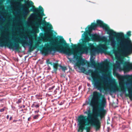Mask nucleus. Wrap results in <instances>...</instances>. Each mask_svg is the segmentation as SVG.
<instances>
[{
  "label": "nucleus",
  "mask_w": 132,
  "mask_h": 132,
  "mask_svg": "<svg viewBox=\"0 0 132 132\" xmlns=\"http://www.w3.org/2000/svg\"><path fill=\"white\" fill-rule=\"evenodd\" d=\"M106 103V100L104 95L97 91L93 92L92 97L89 103L93 107V113L91 112L90 108L84 112V114L87 116L80 115L78 118V132H83L85 129L86 132H90L91 126H94L96 130L99 129L101 127V122L97 118L99 117L101 120L104 118L106 114V111L104 109Z\"/></svg>",
  "instance_id": "f257e3e1"
},
{
  "label": "nucleus",
  "mask_w": 132,
  "mask_h": 132,
  "mask_svg": "<svg viewBox=\"0 0 132 132\" xmlns=\"http://www.w3.org/2000/svg\"><path fill=\"white\" fill-rule=\"evenodd\" d=\"M23 1L25 3V7L22 12L23 16L24 17L27 16L30 11L34 12L35 13L31 15V16L32 18L36 19L37 22L35 23V24L38 26L42 24L44 26L47 32H50L51 33H52V31L51 30L53 28L52 25L46 22L44 20H42V16L45 15L43 8L40 6H39V8H35L33 6V2L31 1L28 2L26 0H16L15 2L19 5L23 6L24 5L21 3Z\"/></svg>",
  "instance_id": "f03ea898"
},
{
  "label": "nucleus",
  "mask_w": 132,
  "mask_h": 132,
  "mask_svg": "<svg viewBox=\"0 0 132 132\" xmlns=\"http://www.w3.org/2000/svg\"><path fill=\"white\" fill-rule=\"evenodd\" d=\"M77 45L73 44L71 43L72 48H70L69 44H67L63 38L62 39H56L55 40V44L56 48L51 46V44L47 43L45 45V47L43 48L41 51L42 53L45 55L48 54L54 55L56 51L60 53H63L68 55H71L74 54L75 49L78 48L79 52L81 53H85L81 50V48L79 47V44Z\"/></svg>",
  "instance_id": "7ed1b4c3"
},
{
  "label": "nucleus",
  "mask_w": 132,
  "mask_h": 132,
  "mask_svg": "<svg viewBox=\"0 0 132 132\" xmlns=\"http://www.w3.org/2000/svg\"><path fill=\"white\" fill-rule=\"evenodd\" d=\"M122 37H117L113 36L117 38H121L122 39L117 44L118 50H116L113 49L112 50L113 53H114L116 58L119 57L118 55L119 54L120 56L126 54H130L132 51V44L128 37L131 35V31H129L127 33L126 38H125L124 35ZM113 36H111L112 37Z\"/></svg>",
  "instance_id": "20e7f679"
},
{
  "label": "nucleus",
  "mask_w": 132,
  "mask_h": 132,
  "mask_svg": "<svg viewBox=\"0 0 132 132\" xmlns=\"http://www.w3.org/2000/svg\"><path fill=\"white\" fill-rule=\"evenodd\" d=\"M89 32H87L86 31L83 34L84 38H82V42L79 44V47L81 48V50L85 53H87L89 51L91 56L95 55L96 52H104L106 49V46L105 44H100L99 45L95 47L93 44L89 43V42L90 41V38L87 36V34Z\"/></svg>",
  "instance_id": "39448f33"
},
{
  "label": "nucleus",
  "mask_w": 132,
  "mask_h": 132,
  "mask_svg": "<svg viewBox=\"0 0 132 132\" xmlns=\"http://www.w3.org/2000/svg\"><path fill=\"white\" fill-rule=\"evenodd\" d=\"M27 37L26 35L22 34V36L20 37V39L19 41H15L14 43H12L10 42H7L5 41L6 39L2 37L0 40V47H3L6 46L10 49L15 48L16 50L18 51L21 47L20 46L19 43L21 44L23 47L27 44V41L26 40Z\"/></svg>",
  "instance_id": "423d86ee"
},
{
  "label": "nucleus",
  "mask_w": 132,
  "mask_h": 132,
  "mask_svg": "<svg viewBox=\"0 0 132 132\" xmlns=\"http://www.w3.org/2000/svg\"><path fill=\"white\" fill-rule=\"evenodd\" d=\"M105 83L106 84V91L110 92V93H115L116 92L121 91L123 93L125 92L126 89L128 91L127 86L129 84L126 83Z\"/></svg>",
  "instance_id": "0eeeda50"
},
{
  "label": "nucleus",
  "mask_w": 132,
  "mask_h": 132,
  "mask_svg": "<svg viewBox=\"0 0 132 132\" xmlns=\"http://www.w3.org/2000/svg\"><path fill=\"white\" fill-rule=\"evenodd\" d=\"M81 72L85 73L87 75H90L94 80L92 82H117L116 81H104L99 82L98 81L99 80L100 75L99 70H93L90 69L88 70H86L84 67H82L80 69Z\"/></svg>",
  "instance_id": "6e6552de"
},
{
  "label": "nucleus",
  "mask_w": 132,
  "mask_h": 132,
  "mask_svg": "<svg viewBox=\"0 0 132 132\" xmlns=\"http://www.w3.org/2000/svg\"><path fill=\"white\" fill-rule=\"evenodd\" d=\"M96 24L97 27L99 26L102 28L107 32V33L110 36V39L111 36H115L117 37H122L123 36V35L122 33H116L113 30L110 29L107 24L104 23L101 20H97Z\"/></svg>",
  "instance_id": "1a4fd4ad"
},
{
  "label": "nucleus",
  "mask_w": 132,
  "mask_h": 132,
  "mask_svg": "<svg viewBox=\"0 0 132 132\" xmlns=\"http://www.w3.org/2000/svg\"><path fill=\"white\" fill-rule=\"evenodd\" d=\"M117 65L118 67H120L121 64L123 65L122 69L125 71H128L131 69H132V64L127 61H124L121 59L118 60L116 62Z\"/></svg>",
  "instance_id": "9d476101"
},
{
  "label": "nucleus",
  "mask_w": 132,
  "mask_h": 132,
  "mask_svg": "<svg viewBox=\"0 0 132 132\" xmlns=\"http://www.w3.org/2000/svg\"><path fill=\"white\" fill-rule=\"evenodd\" d=\"M118 82H132V75H120L117 78Z\"/></svg>",
  "instance_id": "9b49d317"
},
{
  "label": "nucleus",
  "mask_w": 132,
  "mask_h": 132,
  "mask_svg": "<svg viewBox=\"0 0 132 132\" xmlns=\"http://www.w3.org/2000/svg\"><path fill=\"white\" fill-rule=\"evenodd\" d=\"M94 88L100 90V92L103 91H106V84L105 83H92Z\"/></svg>",
  "instance_id": "f8f14e48"
},
{
  "label": "nucleus",
  "mask_w": 132,
  "mask_h": 132,
  "mask_svg": "<svg viewBox=\"0 0 132 132\" xmlns=\"http://www.w3.org/2000/svg\"><path fill=\"white\" fill-rule=\"evenodd\" d=\"M90 36L92 40L93 41H102L104 39V37H101L100 35L96 34L90 35Z\"/></svg>",
  "instance_id": "ddd939ff"
},
{
  "label": "nucleus",
  "mask_w": 132,
  "mask_h": 132,
  "mask_svg": "<svg viewBox=\"0 0 132 132\" xmlns=\"http://www.w3.org/2000/svg\"><path fill=\"white\" fill-rule=\"evenodd\" d=\"M88 65L89 67L93 66L95 68L100 66L101 64L98 63H96L94 59L91 57L90 59V62L88 64Z\"/></svg>",
  "instance_id": "4468645a"
},
{
  "label": "nucleus",
  "mask_w": 132,
  "mask_h": 132,
  "mask_svg": "<svg viewBox=\"0 0 132 132\" xmlns=\"http://www.w3.org/2000/svg\"><path fill=\"white\" fill-rule=\"evenodd\" d=\"M97 27L96 23H91L90 25H89L88 26V30H86L87 32H91L92 30H95Z\"/></svg>",
  "instance_id": "2eb2a0df"
},
{
  "label": "nucleus",
  "mask_w": 132,
  "mask_h": 132,
  "mask_svg": "<svg viewBox=\"0 0 132 132\" xmlns=\"http://www.w3.org/2000/svg\"><path fill=\"white\" fill-rule=\"evenodd\" d=\"M87 62V61L82 59L81 58L79 59L77 62L76 63V65L79 68L80 65H85Z\"/></svg>",
  "instance_id": "dca6fc26"
},
{
  "label": "nucleus",
  "mask_w": 132,
  "mask_h": 132,
  "mask_svg": "<svg viewBox=\"0 0 132 132\" xmlns=\"http://www.w3.org/2000/svg\"><path fill=\"white\" fill-rule=\"evenodd\" d=\"M129 84L127 86L128 88V94H126L125 95L129 97L130 98L132 97V94L131 93L132 92V83H126Z\"/></svg>",
  "instance_id": "f3484780"
},
{
  "label": "nucleus",
  "mask_w": 132,
  "mask_h": 132,
  "mask_svg": "<svg viewBox=\"0 0 132 132\" xmlns=\"http://www.w3.org/2000/svg\"><path fill=\"white\" fill-rule=\"evenodd\" d=\"M39 43H36L35 45H33L32 44V42L31 41L29 42V45H30L29 48L28 52H31L32 51L37 47L38 46Z\"/></svg>",
  "instance_id": "a211bd4d"
},
{
  "label": "nucleus",
  "mask_w": 132,
  "mask_h": 132,
  "mask_svg": "<svg viewBox=\"0 0 132 132\" xmlns=\"http://www.w3.org/2000/svg\"><path fill=\"white\" fill-rule=\"evenodd\" d=\"M58 66H59L58 63H54L53 64V67L54 68V70L55 72H56L58 69Z\"/></svg>",
  "instance_id": "6ab92c4d"
},
{
  "label": "nucleus",
  "mask_w": 132,
  "mask_h": 132,
  "mask_svg": "<svg viewBox=\"0 0 132 132\" xmlns=\"http://www.w3.org/2000/svg\"><path fill=\"white\" fill-rule=\"evenodd\" d=\"M59 66L61 68L62 70L63 71H65L67 70V68L66 67H63L61 66V65H59Z\"/></svg>",
  "instance_id": "aec40b11"
},
{
  "label": "nucleus",
  "mask_w": 132,
  "mask_h": 132,
  "mask_svg": "<svg viewBox=\"0 0 132 132\" xmlns=\"http://www.w3.org/2000/svg\"><path fill=\"white\" fill-rule=\"evenodd\" d=\"M113 74L114 76H116L118 78L119 75H120L116 72L113 71Z\"/></svg>",
  "instance_id": "412c9836"
},
{
  "label": "nucleus",
  "mask_w": 132,
  "mask_h": 132,
  "mask_svg": "<svg viewBox=\"0 0 132 132\" xmlns=\"http://www.w3.org/2000/svg\"><path fill=\"white\" fill-rule=\"evenodd\" d=\"M39 116V115L38 114L37 115H35V116H34L33 117V118L34 119H37L38 117Z\"/></svg>",
  "instance_id": "4be33fe9"
},
{
  "label": "nucleus",
  "mask_w": 132,
  "mask_h": 132,
  "mask_svg": "<svg viewBox=\"0 0 132 132\" xmlns=\"http://www.w3.org/2000/svg\"><path fill=\"white\" fill-rule=\"evenodd\" d=\"M21 100L22 99H21V98L19 99L16 102V103H17V104H19V103H21L22 102V100Z\"/></svg>",
  "instance_id": "5701e85b"
},
{
  "label": "nucleus",
  "mask_w": 132,
  "mask_h": 132,
  "mask_svg": "<svg viewBox=\"0 0 132 132\" xmlns=\"http://www.w3.org/2000/svg\"><path fill=\"white\" fill-rule=\"evenodd\" d=\"M108 61H106L104 62L103 63V65H106L108 64Z\"/></svg>",
  "instance_id": "b1692460"
},
{
  "label": "nucleus",
  "mask_w": 132,
  "mask_h": 132,
  "mask_svg": "<svg viewBox=\"0 0 132 132\" xmlns=\"http://www.w3.org/2000/svg\"><path fill=\"white\" fill-rule=\"evenodd\" d=\"M55 87V86L54 85H53L51 87H50L49 88V90H52Z\"/></svg>",
  "instance_id": "393cba45"
},
{
  "label": "nucleus",
  "mask_w": 132,
  "mask_h": 132,
  "mask_svg": "<svg viewBox=\"0 0 132 132\" xmlns=\"http://www.w3.org/2000/svg\"><path fill=\"white\" fill-rule=\"evenodd\" d=\"M64 101H62L61 102L59 103V104L60 105H62L64 103Z\"/></svg>",
  "instance_id": "a878e982"
},
{
  "label": "nucleus",
  "mask_w": 132,
  "mask_h": 132,
  "mask_svg": "<svg viewBox=\"0 0 132 132\" xmlns=\"http://www.w3.org/2000/svg\"><path fill=\"white\" fill-rule=\"evenodd\" d=\"M4 110V108L1 109L0 110V111L1 112H3Z\"/></svg>",
  "instance_id": "bb28decb"
},
{
  "label": "nucleus",
  "mask_w": 132,
  "mask_h": 132,
  "mask_svg": "<svg viewBox=\"0 0 132 132\" xmlns=\"http://www.w3.org/2000/svg\"><path fill=\"white\" fill-rule=\"evenodd\" d=\"M35 107L36 108H38L39 107V104H37L36 105H35Z\"/></svg>",
  "instance_id": "cd10ccee"
},
{
  "label": "nucleus",
  "mask_w": 132,
  "mask_h": 132,
  "mask_svg": "<svg viewBox=\"0 0 132 132\" xmlns=\"http://www.w3.org/2000/svg\"><path fill=\"white\" fill-rule=\"evenodd\" d=\"M112 45L113 46L115 44V43L114 42H113L112 43Z\"/></svg>",
  "instance_id": "c85d7f7f"
},
{
  "label": "nucleus",
  "mask_w": 132,
  "mask_h": 132,
  "mask_svg": "<svg viewBox=\"0 0 132 132\" xmlns=\"http://www.w3.org/2000/svg\"><path fill=\"white\" fill-rule=\"evenodd\" d=\"M47 64H49V62H50V61L49 60H48L47 61Z\"/></svg>",
  "instance_id": "c756f323"
},
{
  "label": "nucleus",
  "mask_w": 132,
  "mask_h": 132,
  "mask_svg": "<svg viewBox=\"0 0 132 132\" xmlns=\"http://www.w3.org/2000/svg\"><path fill=\"white\" fill-rule=\"evenodd\" d=\"M39 112V110H37V111H35V113H38Z\"/></svg>",
  "instance_id": "7c9ffc66"
},
{
  "label": "nucleus",
  "mask_w": 132,
  "mask_h": 132,
  "mask_svg": "<svg viewBox=\"0 0 132 132\" xmlns=\"http://www.w3.org/2000/svg\"><path fill=\"white\" fill-rule=\"evenodd\" d=\"M31 119V118L30 117L28 119V120L29 121Z\"/></svg>",
  "instance_id": "2f4dec72"
},
{
  "label": "nucleus",
  "mask_w": 132,
  "mask_h": 132,
  "mask_svg": "<svg viewBox=\"0 0 132 132\" xmlns=\"http://www.w3.org/2000/svg\"><path fill=\"white\" fill-rule=\"evenodd\" d=\"M22 107H23V108H24L25 107V106L24 105H23L22 106H21L20 107V108H21Z\"/></svg>",
  "instance_id": "473e14b6"
},
{
  "label": "nucleus",
  "mask_w": 132,
  "mask_h": 132,
  "mask_svg": "<svg viewBox=\"0 0 132 132\" xmlns=\"http://www.w3.org/2000/svg\"><path fill=\"white\" fill-rule=\"evenodd\" d=\"M49 64H51V65H52L53 64L52 62H49Z\"/></svg>",
  "instance_id": "72a5a7b5"
},
{
  "label": "nucleus",
  "mask_w": 132,
  "mask_h": 132,
  "mask_svg": "<svg viewBox=\"0 0 132 132\" xmlns=\"http://www.w3.org/2000/svg\"><path fill=\"white\" fill-rule=\"evenodd\" d=\"M12 119V117H10V120H11Z\"/></svg>",
  "instance_id": "f704fd0d"
},
{
  "label": "nucleus",
  "mask_w": 132,
  "mask_h": 132,
  "mask_svg": "<svg viewBox=\"0 0 132 132\" xmlns=\"http://www.w3.org/2000/svg\"><path fill=\"white\" fill-rule=\"evenodd\" d=\"M54 94H55L56 93V90H55L54 91Z\"/></svg>",
  "instance_id": "c9c22d12"
},
{
  "label": "nucleus",
  "mask_w": 132,
  "mask_h": 132,
  "mask_svg": "<svg viewBox=\"0 0 132 132\" xmlns=\"http://www.w3.org/2000/svg\"><path fill=\"white\" fill-rule=\"evenodd\" d=\"M9 118V115H7V119H8Z\"/></svg>",
  "instance_id": "e433bc0d"
},
{
  "label": "nucleus",
  "mask_w": 132,
  "mask_h": 132,
  "mask_svg": "<svg viewBox=\"0 0 132 132\" xmlns=\"http://www.w3.org/2000/svg\"><path fill=\"white\" fill-rule=\"evenodd\" d=\"M17 121V120H14L13 121V122H16Z\"/></svg>",
  "instance_id": "4c0bfd02"
},
{
  "label": "nucleus",
  "mask_w": 132,
  "mask_h": 132,
  "mask_svg": "<svg viewBox=\"0 0 132 132\" xmlns=\"http://www.w3.org/2000/svg\"><path fill=\"white\" fill-rule=\"evenodd\" d=\"M69 40H70V42H71V38H70L69 39Z\"/></svg>",
  "instance_id": "58836bf2"
},
{
  "label": "nucleus",
  "mask_w": 132,
  "mask_h": 132,
  "mask_svg": "<svg viewBox=\"0 0 132 132\" xmlns=\"http://www.w3.org/2000/svg\"><path fill=\"white\" fill-rule=\"evenodd\" d=\"M89 85V83H87V85L88 86Z\"/></svg>",
  "instance_id": "ea45409f"
},
{
  "label": "nucleus",
  "mask_w": 132,
  "mask_h": 132,
  "mask_svg": "<svg viewBox=\"0 0 132 132\" xmlns=\"http://www.w3.org/2000/svg\"><path fill=\"white\" fill-rule=\"evenodd\" d=\"M101 72L102 73V74H103V72Z\"/></svg>",
  "instance_id": "a19ab883"
},
{
  "label": "nucleus",
  "mask_w": 132,
  "mask_h": 132,
  "mask_svg": "<svg viewBox=\"0 0 132 132\" xmlns=\"http://www.w3.org/2000/svg\"><path fill=\"white\" fill-rule=\"evenodd\" d=\"M63 85H64V83H63Z\"/></svg>",
  "instance_id": "79ce46f5"
}]
</instances>
